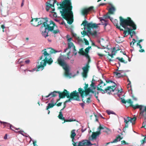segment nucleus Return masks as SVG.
Segmentation results:
<instances>
[{
    "label": "nucleus",
    "instance_id": "obj_21",
    "mask_svg": "<svg viewBox=\"0 0 146 146\" xmlns=\"http://www.w3.org/2000/svg\"><path fill=\"white\" fill-rule=\"evenodd\" d=\"M55 96V91H54L51 93H50L48 96H45L43 97L42 96V99H44L45 100L48 99L47 98L50 97V98H51Z\"/></svg>",
    "mask_w": 146,
    "mask_h": 146
},
{
    "label": "nucleus",
    "instance_id": "obj_15",
    "mask_svg": "<svg viewBox=\"0 0 146 146\" xmlns=\"http://www.w3.org/2000/svg\"><path fill=\"white\" fill-rule=\"evenodd\" d=\"M55 4V0L54 1L52 4H51L50 3H48V2H46L45 3L46 5V11L49 12L50 11L49 10L51 9L52 11H54L55 9L54 8H53L54 7V4Z\"/></svg>",
    "mask_w": 146,
    "mask_h": 146
},
{
    "label": "nucleus",
    "instance_id": "obj_5",
    "mask_svg": "<svg viewBox=\"0 0 146 146\" xmlns=\"http://www.w3.org/2000/svg\"><path fill=\"white\" fill-rule=\"evenodd\" d=\"M45 21L44 22L42 25L46 28H47L48 31H51L54 33H55V31L54 30L55 26V23L52 20L49 21V24H48V21L47 18L45 19Z\"/></svg>",
    "mask_w": 146,
    "mask_h": 146
},
{
    "label": "nucleus",
    "instance_id": "obj_17",
    "mask_svg": "<svg viewBox=\"0 0 146 146\" xmlns=\"http://www.w3.org/2000/svg\"><path fill=\"white\" fill-rule=\"evenodd\" d=\"M47 28H45L42 25L40 28V30L41 32V34L42 36L46 38V37L48 36V32L49 31H48Z\"/></svg>",
    "mask_w": 146,
    "mask_h": 146
},
{
    "label": "nucleus",
    "instance_id": "obj_37",
    "mask_svg": "<svg viewBox=\"0 0 146 146\" xmlns=\"http://www.w3.org/2000/svg\"><path fill=\"white\" fill-rule=\"evenodd\" d=\"M90 87L94 90H95L96 88V87L95 86V84L92 81V82L91 84L90 85Z\"/></svg>",
    "mask_w": 146,
    "mask_h": 146
},
{
    "label": "nucleus",
    "instance_id": "obj_35",
    "mask_svg": "<svg viewBox=\"0 0 146 146\" xmlns=\"http://www.w3.org/2000/svg\"><path fill=\"white\" fill-rule=\"evenodd\" d=\"M94 7L93 6H91L88 8H86V9L88 12L94 11Z\"/></svg>",
    "mask_w": 146,
    "mask_h": 146
},
{
    "label": "nucleus",
    "instance_id": "obj_8",
    "mask_svg": "<svg viewBox=\"0 0 146 146\" xmlns=\"http://www.w3.org/2000/svg\"><path fill=\"white\" fill-rule=\"evenodd\" d=\"M115 10V8L113 6H112L108 10V12L104 16L103 19H100V21L102 22V21H104L105 22L103 24V25H105V26H106L107 25V23L106 22L107 21L105 20L106 19L109 18L110 19V20H111L110 16V14H113Z\"/></svg>",
    "mask_w": 146,
    "mask_h": 146
},
{
    "label": "nucleus",
    "instance_id": "obj_16",
    "mask_svg": "<svg viewBox=\"0 0 146 146\" xmlns=\"http://www.w3.org/2000/svg\"><path fill=\"white\" fill-rule=\"evenodd\" d=\"M89 68V66L88 63H87L86 66L82 68V69L83 70V72L82 73V75L84 77L86 78L87 77Z\"/></svg>",
    "mask_w": 146,
    "mask_h": 146
},
{
    "label": "nucleus",
    "instance_id": "obj_39",
    "mask_svg": "<svg viewBox=\"0 0 146 146\" xmlns=\"http://www.w3.org/2000/svg\"><path fill=\"white\" fill-rule=\"evenodd\" d=\"M113 24L114 25L116 26V28L117 27L119 26L118 25V21L117 19H115L113 21Z\"/></svg>",
    "mask_w": 146,
    "mask_h": 146
},
{
    "label": "nucleus",
    "instance_id": "obj_19",
    "mask_svg": "<svg viewBox=\"0 0 146 146\" xmlns=\"http://www.w3.org/2000/svg\"><path fill=\"white\" fill-rule=\"evenodd\" d=\"M100 131H97L96 132H92V134L91 136L89 137V141H93L94 139H96L97 136L98 135L100 134Z\"/></svg>",
    "mask_w": 146,
    "mask_h": 146
},
{
    "label": "nucleus",
    "instance_id": "obj_49",
    "mask_svg": "<svg viewBox=\"0 0 146 146\" xmlns=\"http://www.w3.org/2000/svg\"><path fill=\"white\" fill-rule=\"evenodd\" d=\"M84 40L85 41V44L86 45H88L89 44V42L85 38H84Z\"/></svg>",
    "mask_w": 146,
    "mask_h": 146
},
{
    "label": "nucleus",
    "instance_id": "obj_62",
    "mask_svg": "<svg viewBox=\"0 0 146 146\" xmlns=\"http://www.w3.org/2000/svg\"><path fill=\"white\" fill-rule=\"evenodd\" d=\"M66 103H65V102H64V107L63 108L61 109V110H60V111H61L62 110L66 107Z\"/></svg>",
    "mask_w": 146,
    "mask_h": 146
},
{
    "label": "nucleus",
    "instance_id": "obj_54",
    "mask_svg": "<svg viewBox=\"0 0 146 146\" xmlns=\"http://www.w3.org/2000/svg\"><path fill=\"white\" fill-rule=\"evenodd\" d=\"M85 86L84 87V90L87 89L88 88V84H86V83L85 84Z\"/></svg>",
    "mask_w": 146,
    "mask_h": 146
},
{
    "label": "nucleus",
    "instance_id": "obj_29",
    "mask_svg": "<svg viewBox=\"0 0 146 146\" xmlns=\"http://www.w3.org/2000/svg\"><path fill=\"white\" fill-rule=\"evenodd\" d=\"M55 105L54 103H49L48 104V105L46 106V110H48L49 109L52 108Z\"/></svg>",
    "mask_w": 146,
    "mask_h": 146
},
{
    "label": "nucleus",
    "instance_id": "obj_55",
    "mask_svg": "<svg viewBox=\"0 0 146 146\" xmlns=\"http://www.w3.org/2000/svg\"><path fill=\"white\" fill-rule=\"evenodd\" d=\"M128 32L127 31H127H126V30H124V32H123V34H124V36L123 37H126L127 35H126V34L127 33V32Z\"/></svg>",
    "mask_w": 146,
    "mask_h": 146
},
{
    "label": "nucleus",
    "instance_id": "obj_43",
    "mask_svg": "<svg viewBox=\"0 0 146 146\" xmlns=\"http://www.w3.org/2000/svg\"><path fill=\"white\" fill-rule=\"evenodd\" d=\"M120 37H118L117 38L115 39V41L118 43H121L122 42V41L120 40Z\"/></svg>",
    "mask_w": 146,
    "mask_h": 146
},
{
    "label": "nucleus",
    "instance_id": "obj_18",
    "mask_svg": "<svg viewBox=\"0 0 146 146\" xmlns=\"http://www.w3.org/2000/svg\"><path fill=\"white\" fill-rule=\"evenodd\" d=\"M98 82L99 83L98 85L99 87H97V90L101 91L102 92V90H104L102 89V88L104 86L106 85V84L104 83L101 80H98Z\"/></svg>",
    "mask_w": 146,
    "mask_h": 146
},
{
    "label": "nucleus",
    "instance_id": "obj_11",
    "mask_svg": "<svg viewBox=\"0 0 146 146\" xmlns=\"http://www.w3.org/2000/svg\"><path fill=\"white\" fill-rule=\"evenodd\" d=\"M79 93L76 90L74 91L69 94V97H71L73 100L80 101V97Z\"/></svg>",
    "mask_w": 146,
    "mask_h": 146
},
{
    "label": "nucleus",
    "instance_id": "obj_60",
    "mask_svg": "<svg viewBox=\"0 0 146 146\" xmlns=\"http://www.w3.org/2000/svg\"><path fill=\"white\" fill-rule=\"evenodd\" d=\"M23 59L22 58H20L19 59V60H18V62L19 63H21L22 62H23Z\"/></svg>",
    "mask_w": 146,
    "mask_h": 146
},
{
    "label": "nucleus",
    "instance_id": "obj_59",
    "mask_svg": "<svg viewBox=\"0 0 146 146\" xmlns=\"http://www.w3.org/2000/svg\"><path fill=\"white\" fill-rule=\"evenodd\" d=\"M121 143L122 144H127V143H126V141L124 140H123L121 141Z\"/></svg>",
    "mask_w": 146,
    "mask_h": 146
},
{
    "label": "nucleus",
    "instance_id": "obj_2",
    "mask_svg": "<svg viewBox=\"0 0 146 146\" xmlns=\"http://www.w3.org/2000/svg\"><path fill=\"white\" fill-rule=\"evenodd\" d=\"M71 0H64L61 2L59 4L60 6L58 7V9H62V11H60L61 16L70 25L71 24L73 21L72 6Z\"/></svg>",
    "mask_w": 146,
    "mask_h": 146
},
{
    "label": "nucleus",
    "instance_id": "obj_28",
    "mask_svg": "<svg viewBox=\"0 0 146 146\" xmlns=\"http://www.w3.org/2000/svg\"><path fill=\"white\" fill-rule=\"evenodd\" d=\"M81 13L84 16L87 15L88 12L86 9V8H84L82 9L81 11Z\"/></svg>",
    "mask_w": 146,
    "mask_h": 146
},
{
    "label": "nucleus",
    "instance_id": "obj_34",
    "mask_svg": "<svg viewBox=\"0 0 146 146\" xmlns=\"http://www.w3.org/2000/svg\"><path fill=\"white\" fill-rule=\"evenodd\" d=\"M136 119H137V118L135 116H134L133 118H131V119L130 122H131L132 123V125H134L135 124V123H133V122H135Z\"/></svg>",
    "mask_w": 146,
    "mask_h": 146
},
{
    "label": "nucleus",
    "instance_id": "obj_31",
    "mask_svg": "<svg viewBox=\"0 0 146 146\" xmlns=\"http://www.w3.org/2000/svg\"><path fill=\"white\" fill-rule=\"evenodd\" d=\"M2 123L5 126H7L8 127H9L10 129H11L12 130H14L11 128L12 125L11 124H10L9 123L6 122H5V123Z\"/></svg>",
    "mask_w": 146,
    "mask_h": 146
},
{
    "label": "nucleus",
    "instance_id": "obj_33",
    "mask_svg": "<svg viewBox=\"0 0 146 146\" xmlns=\"http://www.w3.org/2000/svg\"><path fill=\"white\" fill-rule=\"evenodd\" d=\"M114 73L116 75L117 77L118 78L123 77V75H122L121 73L118 72H114Z\"/></svg>",
    "mask_w": 146,
    "mask_h": 146
},
{
    "label": "nucleus",
    "instance_id": "obj_24",
    "mask_svg": "<svg viewBox=\"0 0 146 146\" xmlns=\"http://www.w3.org/2000/svg\"><path fill=\"white\" fill-rule=\"evenodd\" d=\"M140 115L145 118V121H144V122L145 121L146 122V111H144L143 109L140 110Z\"/></svg>",
    "mask_w": 146,
    "mask_h": 146
},
{
    "label": "nucleus",
    "instance_id": "obj_48",
    "mask_svg": "<svg viewBox=\"0 0 146 146\" xmlns=\"http://www.w3.org/2000/svg\"><path fill=\"white\" fill-rule=\"evenodd\" d=\"M108 114V115H110L111 114H115V113L113 111H106Z\"/></svg>",
    "mask_w": 146,
    "mask_h": 146
},
{
    "label": "nucleus",
    "instance_id": "obj_46",
    "mask_svg": "<svg viewBox=\"0 0 146 146\" xmlns=\"http://www.w3.org/2000/svg\"><path fill=\"white\" fill-rule=\"evenodd\" d=\"M115 52H114V53H113V52H111V54H110L108 52V56H110L111 57V58H112L113 57V56L115 55Z\"/></svg>",
    "mask_w": 146,
    "mask_h": 146
},
{
    "label": "nucleus",
    "instance_id": "obj_30",
    "mask_svg": "<svg viewBox=\"0 0 146 146\" xmlns=\"http://www.w3.org/2000/svg\"><path fill=\"white\" fill-rule=\"evenodd\" d=\"M58 117L60 119L64 120V121L65 119L63 117L62 112L60 111L59 112V114L58 115Z\"/></svg>",
    "mask_w": 146,
    "mask_h": 146
},
{
    "label": "nucleus",
    "instance_id": "obj_64",
    "mask_svg": "<svg viewBox=\"0 0 146 146\" xmlns=\"http://www.w3.org/2000/svg\"><path fill=\"white\" fill-rule=\"evenodd\" d=\"M137 46H139L140 48L141 49L142 48V46H141L140 43H137Z\"/></svg>",
    "mask_w": 146,
    "mask_h": 146
},
{
    "label": "nucleus",
    "instance_id": "obj_47",
    "mask_svg": "<svg viewBox=\"0 0 146 146\" xmlns=\"http://www.w3.org/2000/svg\"><path fill=\"white\" fill-rule=\"evenodd\" d=\"M91 98V97H90L87 99V100L86 101L87 103L89 104L92 101L90 100Z\"/></svg>",
    "mask_w": 146,
    "mask_h": 146
},
{
    "label": "nucleus",
    "instance_id": "obj_52",
    "mask_svg": "<svg viewBox=\"0 0 146 146\" xmlns=\"http://www.w3.org/2000/svg\"><path fill=\"white\" fill-rule=\"evenodd\" d=\"M90 92L92 93V94H94V96L96 98V99H97L98 98V96H96V92H95V91L93 90H92Z\"/></svg>",
    "mask_w": 146,
    "mask_h": 146
},
{
    "label": "nucleus",
    "instance_id": "obj_42",
    "mask_svg": "<svg viewBox=\"0 0 146 146\" xmlns=\"http://www.w3.org/2000/svg\"><path fill=\"white\" fill-rule=\"evenodd\" d=\"M84 55H85L86 58L88 59V61L87 63H88V64H89V62L90 61V58L88 54H85Z\"/></svg>",
    "mask_w": 146,
    "mask_h": 146
},
{
    "label": "nucleus",
    "instance_id": "obj_41",
    "mask_svg": "<svg viewBox=\"0 0 146 146\" xmlns=\"http://www.w3.org/2000/svg\"><path fill=\"white\" fill-rule=\"evenodd\" d=\"M92 36H97V33L96 31H94L92 32L91 35Z\"/></svg>",
    "mask_w": 146,
    "mask_h": 146
},
{
    "label": "nucleus",
    "instance_id": "obj_32",
    "mask_svg": "<svg viewBox=\"0 0 146 146\" xmlns=\"http://www.w3.org/2000/svg\"><path fill=\"white\" fill-rule=\"evenodd\" d=\"M116 59L118 60L119 61L125 64H126L127 63V61H125L123 59V58H119V57H117L116 58Z\"/></svg>",
    "mask_w": 146,
    "mask_h": 146
},
{
    "label": "nucleus",
    "instance_id": "obj_1",
    "mask_svg": "<svg viewBox=\"0 0 146 146\" xmlns=\"http://www.w3.org/2000/svg\"><path fill=\"white\" fill-rule=\"evenodd\" d=\"M54 52L55 50L50 48L43 50L42 51V55L38 59L39 61L37 62V67L31 70H25V72L26 71L33 72L35 71L42 70L46 66L47 63L50 64L53 62L52 59L50 58V54L54 53Z\"/></svg>",
    "mask_w": 146,
    "mask_h": 146
},
{
    "label": "nucleus",
    "instance_id": "obj_14",
    "mask_svg": "<svg viewBox=\"0 0 146 146\" xmlns=\"http://www.w3.org/2000/svg\"><path fill=\"white\" fill-rule=\"evenodd\" d=\"M87 27L88 29V30L86 31L88 32V34L89 35H91L92 32L91 31V29L92 28H96L98 27V24L96 23H88L87 25Z\"/></svg>",
    "mask_w": 146,
    "mask_h": 146
},
{
    "label": "nucleus",
    "instance_id": "obj_6",
    "mask_svg": "<svg viewBox=\"0 0 146 146\" xmlns=\"http://www.w3.org/2000/svg\"><path fill=\"white\" fill-rule=\"evenodd\" d=\"M94 89L91 87L88 88L87 89L84 90L82 88H79L78 89V91L79 93L80 94V96L82 98V101L84 102L85 100H84V96H87L91 92L92 90Z\"/></svg>",
    "mask_w": 146,
    "mask_h": 146
},
{
    "label": "nucleus",
    "instance_id": "obj_58",
    "mask_svg": "<svg viewBox=\"0 0 146 146\" xmlns=\"http://www.w3.org/2000/svg\"><path fill=\"white\" fill-rule=\"evenodd\" d=\"M74 120H73L72 119H70L69 120H66L65 119V120H64V122H71L74 121Z\"/></svg>",
    "mask_w": 146,
    "mask_h": 146
},
{
    "label": "nucleus",
    "instance_id": "obj_38",
    "mask_svg": "<svg viewBox=\"0 0 146 146\" xmlns=\"http://www.w3.org/2000/svg\"><path fill=\"white\" fill-rule=\"evenodd\" d=\"M91 46H89L85 49L84 54H88V53L89 50L91 48Z\"/></svg>",
    "mask_w": 146,
    "mask_h": 146
},
{
    "label": "nucleus",
    "instance_id": "obj_51",
    "mask_svg": "<svg viewBox=\"0 0 146 146\" xmlns=\"http://www.w3.org/2000/svg\"><path fill=\"white\" fill-rule=\"evenodd\" d=\"M118 71L120 73H121V74L123 75V77L125 76V73L124 71L121 70H118Z\"/></svg>",
    "mask_w": 146,
    "mask_h": 146
},
{
    "label": "nucleus",
    "instance_id": "obj_25",
    "mask_svg": "<svg viewBox=\"0 0 146 146\" xmlns=\"http://www.w3.org/2000/svg\"><path fill=\"white\" fill-rule=\"evenodd\" d=\"M99 129H100V130L101 129H104V131L106 132H108L110 131L109 129L105 127L102 126L101 125H100L99 127Z\"/></svg>",
    "mask_w": 146,
    "mask_h": 146
},
{
    "label": "nucleus",
    "instance_id": "obj_36",
    "mask_svg": "<svg viewBox=\"0 0 146 146\" xmlns=\"http://www.w3.org/2000/svg\"><path fill=\"white\" fill-rule=\"evenodd\" d=\"M81 33L82 35H83V37L84 36H88V37H89V35L88 34V32H87L85 30L83 31L82 32H81Z\"/></svg>",
    "mask_w": 146,
    "mask_h": 146
},
{
    "label": "nucleus",
    "instance_id": "obj_45",
    "mask_svg": "<svg viewBox=\"0 0 146 146\" xmlns=\"http://www.w3.org/2000/svg\"><path fill=\"white\" fill-rule=\"evenodd\" d=\"M58 101H57V100L56 102L55 103V105H56L57 106L59 107L61 106L62 103V102H59L58 103Z\"/></svg>",
    "mask_w": 146,
    "mask_h": 146
},
{
    "label": "nucleus",
    "instance_id": "obj_22",
    "mask_svg": "<svg viewBox=\"0 0 146 146\" xmlns=\"http://www.w3.org/2000/svg\"><path fill=\"white\" fill-rule=\"evenodd\" d=\"M75 130L74 129L72 130L71 132L70 137L72 139V143H74V139L76 135V134L75 133Z\"/></svg>",
    "mask_w": 146,
    "mask_h": 146
},
{
    "label": "nucleus",
    "instance_id": "obj_3",
    "mask_svg": "<svg viewBox=\"0 0 146 146\" xmlns=\"http://www.w3.org/2000/svg\"><path fill=\"white\" fill-rule=\"evenodd\" d=\"M119 18L120 25L125 29H127L128 35H130L131 38H132L133 35L131 34V31L136 29V25L129 17L124 19L120 16Z\"/></svg>",
    "mask_w": 146,
    "mask_h": 146
},
{
    "label": "nucleus",
    "instance_id": "obj_10",
    "mask_svg": "<svg viewBox=\"0 0 146 146\" xmlns=\"http://www.w3.org/2000/svg\"><path fill=\"white\" fill-rule=\"evenodd\" d=\"M55 93H58L59 94V98L57 99V101H59L60 99L64 98L66 97L67 98L69 97V92L65 89H64L62 92L60 91H55Z\"/></svg>",
    "mask_w": 146,
    "mask_h": 146
},
{
    "label": "nucleus",
    "instance_id": "obj_44",
    "mask_svg": "<svg viewBox=\"0 0 146 146\" xmlns=\"http://www.w3.org/2000/svg\"><path fill=\"white\" fill-rule=\"evenodd\" d=\"M88 24L87 21L86 20H84V21H83L82 23L81 24V25H83L84 27L86 26H87V25Z\"/></svg>",
    "mask_w": 146,
    "mask_h": 146
},
{
    "label": "nucleus",
    "instance_id": "obj_56",
    "mask_svg": "<svg viewBox=\"0 0 146 146\" xmlns=\"http://www.w3.org/2000/svg\"><path fill=\"white\" fill-rule=\"evenodd\" d=\"M136 42V40L134 38L133 39H132V41L130 43V46H131V45L132 44V43H133V45Z\"/></svg>",
    "mask_w": 146,
    "mask_h": 146
},
{
    "label": "nucleus",
    "instance_id": "obj_7",
    "mask_svg": "<svg viewBox=\"0 0 146 146\" xmlns=\"http://www.w3.org/2000/svg\"><path fill=\"white\" fill-rule=\"evenodd\" d=\"M58 63L65 70V75L66 76H70L69 72V66L64 61L61 59H58Z\"/></svg>",
    "mask_w": 146,
    "mask_h": 146
},
{
    "label": "nucleus",
    "instance_id": "obj_57",
    "mask_svg": "<svg viewBox=\"0 0 146 146\" xmlns=\"http://www.w3.org/2000/svg\"><path fill=\"white\" fill-rule=\"evenodd\" d=\"M118 50H116V48L115 47H114L113 48L112 50L111 51V52H113V53L115 52V53Z\"/></svg>",
    "mask_w": 146,
    "mask_h": 146
},
{
    "label": "nucleus",
    "instance_id": "obj_61",
    "mask_svg": "<svg viewBox=\"0 0 146 146\" xmlns=\"http://www.w3.org/2000/svg\"><path fill=\"white\" fill-rule=\"evenodd\" d=\"M117 29H119V30H120L121 31H124L123 29L121 28L120 26H118V27H117Z\"/></svg>",
    "mask_w": 146,
    "mask_h": 146
},
{
    "label": "nucleus",
    "instance_id": "obj_40",
    "mask_svg": "<svg viewBox=\"0 0 146 146\" xmlns=\"http://www.w3.org/2000/svg\"><path fill=\"white\" fill-rule=\"evenodd\" d=\"M79 53L82 55H84V52L83 50V48H81L79 52Z\"/></svg>",
    "mask_w": 146,
    "mask_h": 146
},
{
    "label": "nucleus",
    "instance_id": "obj_9",
    "mask_svg": "<svg viewBox=\"0 0 146 146\" xmlns=\"http://www.w3.org/2000/svg\"><path fill=\"white\" fill-rule=\"evenodd\" d=\"M45 21V18L32 19L31 21V25L37 27L41 25H42L43 24L44 22Z\"/></svg>",
    "mask_w": 146,
    "mask_h": 146
},
{
    "label": "nucleus",
    "instance_id": "obj_23",
    "mask_svg": "<svg viewBox=\"0 0 146 146\" xmlns=\"http://www.w3.org/2000/svg\"><path fill=\"white\" fill-rule=\"evenodd\" d=\"M124 122L125 123V127L123 128V130L124 132H125V131H126V128H127L128 127V123L129 122V120L126 119L125 118H124Z\"/></svg>",
    "mask_w": 146,
    "mask_h": 146
},
{
    "label": "nucleus",
    "instance_id": "obj_13",
    "mask_svg": "<svg viewBox=\"0 0 146 146\" xmlns=\"http://www.w3.org/2000/svg\"><path fill=\"white\" fill-rule=\"evenodd\" d=\"M115 86H108L104 90H102V94H104L107 93L108 94H110L112 92H114L115 89Z\"/></svg>",
    "mask_w": 146,
    "mask_h": 146
},
{
    "label": "nucleus",
    "instance_id": "obj_20",
    "mask_svg": "<svg viewBox=\"0 0 146 146\" xmlns=\"http://www.w3.org/2000/svg\"><path fill=\"white\" fill-rule=\"evenodd\" d=\"M122 139V138H121V136L119 135H118L113 141L107 143L106 145H107L110 143H116L119 141H120Z\"/></svg>",
    "mask_w": 146,
    "mask_h": 146
},
{
    "label": "nucleus",
    "instance_id": "obj_50",
    "mask_svg": "<svg viewBox=\"0 0 146 146\" xmlns=\"http://www.w3.org/2000/svg\"><path fill=\"white\" fill-rule=\"evenodd\" d=\"M68 98V99L66 100L65 101V103H67L68 102H71V100H73V99L70 97H69Z\"/></svg>",
    "mask_w": 146,
    "mask_h": 146
},
{
    "label": "nucleus",
    "instance_id": "obj_26",
    "mask_svg": "<svg viewBox=\"0 0 146 146\" xmlns=\"http://www.w3.org/2000/svg\"><path fill=\"white\" fill-rule=\"evenodd\" d=\"M68 48H66L64 50V52H66L67 50L68 49L70 48L71 47H72L73 48L74 47V45L73 43L72 42H69L68 43Z\"/></svg>",
    "mask_w": 146,
    "mask_h": 146
},
{
    "label": "nucleus",
    "instance_id": "obj_27",
    "mask_svg": "<svg viewBox=\"0 0 146 146\" xmlns=\"http://www.w3.org/2000/svg\"><path fill=\"white\" fill-rule=\"evenodd\" d=\"M49 12L50 13L49 14L50 17L55 21V12L54 11H52V10L50 11Z\"/></svg>",
    "mask_w": 146,
    "mask_h": 146
},
{
    "label": "nucleus",
    "instance_id": "obj_53",
    "mask_svg": "<svg viewBox=\"0 0 146 146\" xmlns=\"http://www.w3.org/2000/svg\"><path fill=\"white\" fill-rule=\"evenodd\" d=\"M19 133L24 136H26L25 135L26 133H25L23 131H19Z\"/></svg>",
    "mask_w": 146,
    "mask_h": 146
},
{
    "label": "nucleus",
    "instance_id": "obj_63",
    "mask_svg": "<svg viewBox=\"0 0 146 146\" xmlns=\"http://www.w3.org/2000/svg\"><path fill=\"white\" fill-rule=\"evenodd\" d=\"M106 82L107 83H110L113 82V81H112L111 80H106Z\"/></svg>",
    "mask_w": 146,
    "mask_h": 146
},
{
    "label": "nucleus",
    "instance_id": "obj_12",
    "mask_svg": "<svg viewBox=\"0 0 146 146\" xmlns=\"http://www.w3.org/2000/svg\"><path fill=\"white\" fill-rule=\"evenodd\" d=\"M76 142H74L72 144L73 146H89V144H91L90 142L87 139L83 140L81 141H80L78 143V145H76Z\"/></svg>",
    "mask_w": 146,
    "mask_h": 146
},
{
    "label": "nucleus",
    "instance_id": "obj_4",
    "mask_svg": "<svg viewBox=\"0 0 146 146\" xmlns=\"http://www.w3.org/2000/svg\"><path fill=\"white\" fill-rule=\"evenodd\" d=\"M122 103L125 104H126L127 103L129 104V106H127L126 105L125 106L126 107H128L129 106L132 107L134 110L136 109L139 108L140 111L142 109L143 107V106L141 105H139L138 104H136L135 105H133V102L131 101V99H129L127 100H125L124 99H122L121 100Z\"/></svg>",
    "mask_w": 146,
    "mask_h": 146
}]
</instances>
